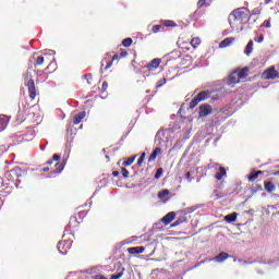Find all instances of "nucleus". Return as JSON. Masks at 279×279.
<instances>
[{
    "instance_id": "f257e3e1",
    "label": "nucleus",
    "mask_w": 279,
    "mask_h": 279,
    "mask_svg": "<svg viewBox=\"0 0 279 279\" xmlns=\"http://www.w3.org/2000/svg\"><path fill=\"white\" fill-rule=\"evenodd\" d=\"M250 21V10L245 7L233 10L229 15V23L231 27H239Z\"/></svg>"
},
{
    "instance_id": "f03ea898",
    "label": "nucleus",
    "mask_w": 279,
    "mask_h": 279,
    "mask_svg": "<svg viewBox=\"0 0 279 279\" xmlns=\"http://www.w3.org/2000/svg\"><path fill=\"white\" fill-rule=\"evenodd\" d=\"M24 84L28 88V96L34 101L38 95H40V92H38V88H36V83H34V78H32V73L26 72L24 76Z\"/></svg>"
},
{
    "instance_id": "7ed1b4c3",
    "label": "nucleus",
    "mask_w": 279,
    "mask_h": 279,
    "mask_svg": "<svg viewBox=\"0 0 279 279\" xmlns=\"http://www.w3.org/2000/svg\"><path fill=\"white\" fill-rule=\"evenodd\" d=\"M22 175L23 169L19 166L14 167L11 170L5 171L4 173V178H7L9 182H14V180H19V178H21Z\"/></svg>"
},
{
    "instance_id": "20e7f679",
    "label": "nucleus",
    "mask_w": 279,
    "mask_h": 279,
    "mask_svg": "<svg viewBox=\"0 0 279 279\" xmlns=\"http://www.w3.org/2000/svg\"><path fill=\"white\" fill-rule=\"evenodd\" d=\"M208 169H215L216 171H218L215 174L216 180L221 181L223 178H226V175H228V170H226L225 167H221V165L219 163H209L207 166Z\"/></svg>"
},
{
    "instance_id": "39448f33",
    "label": "nucleus",
    "mask_w": 279,
    "mask_h": 279,
    "mask_svg": "<svg viewBox=\"0 0 279 279\" xmlns=\"http://www.w3.org/2000/svg\"><path fill=\"white\" fill-rule=\"evenodd\" d=\"M208 97H210V92L204 90L198 93L190 102L191 110H193V108H195L199 104V101H206Z\"/></svg>"
},
{
    "instance_id": "423d86ee",
    "label": "nucleus",
    "mask_w": 279,
    "mask_h": 279,
    "mask_svg": "<svg viewBox=\"0 0 279 279\" xmlns=\"http://www.w3.org/2000/svg\"><path fill=\"white\" fill-rule=\"evenodd\" d=\"M279 73L275 66H270L262 73V80H276Z\"/></svg>"
},
{
    "instance_id": "0eeeda50",
    "label": "nucleus",
    "mask_w": 279,
    "mask_h": 279,
    "mask_svg": "<svg viewBox=\"0 0 279 279\" xmlns=\"http://www.w3.org/2000/svg\"><path fill=\"white\" fill-rule=\"evenodd\" d=\"M241 82V78L239 77V71H233L229 74L227 78L228 86H234Z\"/></svg>"
},
{
    "instance_id": "6e6552de",
    "label": "nucleus",
    "mask_w": 279,
    "mask_h": 279,
    "mask_svg": "<svg viewBox=\"0 0 279 279\" xmlns=\"http://www.w3.org/2000/svg\"><path fill=\"white\" fill-rule=\"evenodd\" d=\"M208 114H213V107L208 104L201 105L198 112L199 119H204V117H208Z\"/></svg>"
},
{
    "instance_id": "1a4fd4ad",
    "label": "nucleus",
    "mask_w": 279,
    "mask_h": 279,
    "mask_svg": "<svg viewBox=\"0 0 279 279\" xmlns=\"http://www.w3.org/2000/svg\"><path fill=\"white\" fill-rule=\"evenodd\" d=\"M160 59H153L148 64L144 66V69H147L149 73H153V71H156L158 66H160Z\"/></svg>"
},
{
    "instance_id": "9d476101",
    "label": "nucleus",
    "mask_w": 279,
    "mask_h": 279,
    "mask_svg": "<svg viewBox=\"0 0 279 279\" xmlns=\"http://www.w3.org/2000/svg\"><path fill=\"white\" fill-rule=\"evenodd\" d=\"M119 54H114L112 57V60H108V59H104L101 61V69H104V71H108V69H110V66H112V62H114V60H119Z\"/></svg>"
},
{
    "instance_id": "9b49d317",
    "label": "nucleus",
    "mask_w": 279,
    "mask_h": 279,
    "mask_svg": "<svg viewBox=\"0 0 279 279\" xmlns=\"http://www.w3.org/2000/svg\"><path fill=\"white\" fill-rule=\"evenodd\" d=\"M173 219H175V211H170L161 219V222L165 223V226H169Z\"/></svg>"
},
{
    "instance_id": "f8f14e48",
    "label": "nucleus",
    "mask_w": 279,
    "mask_h": 279,
    "mask_svg": "<svg viewBox=\"0 0 279 279\" xmlns=\"http://www.w3.org/2000/svg\"><path fill=\"white\" fill-rule=\"evenodd\" d=\"M84 119H86V111L75 114L73 118V125H80V122L84 121Z\"/></svg>"
},
{
    "instance_id": "ddd939ff",
    "label": "nucleus",
    "mask_w": 279,
    "mask_h": 279,
    "mask_svg": "<svg viewBox=\"0 0 279 279\" xmlns=\"http://www.w3.org/2000/svg\"><path fill=\"white\" fill-rule=\"evenodd\" d=\"M234 40H236V38H234V37H227V38H225L219 44L220 49H226V47H230V45H232V43H234Z\"/></svg>"
},
{
    "instance_id": "4468645a",
    "label": "nucleus",
    "mask_w": 279,
    "mask_h": 279,
    "mask_svg": "<svg viewBox=\"0 0 279 279\" xmlns=\"http://www.w3.org/2000/svg\"><path fill=\"white\" fill-rule=\"evenodd\" d=\"M126 252H129L130 254L134 255V254H143V252H145V246H133V247H129L126 250Z\"/></svg>"
},
{
    "instance_id": "2eb2a0df",
    "label": "nucleus",
    "mask_w": 279,
    "mask_h": 279,
    "mask_svg": "<svg viewBox=\"0 0 279 279\" xmlns=\"http://www.w3.org/2000/svg\"><path fill=\"white\" fill-rule=\"evenodd\" d=\"M265 172L262 171V170H257L255 172H252L248 177H247V180L250 182H256V180H258V175H264Z\"/></svg>"
},
{
    "instance_id": "dca6fc26",
    "label": "nucleus",
    "mask_w": 279,
    "mask_h": 279,
    "mask_svg": "<svg viewBox=\"0 0 279 279\" xmlns=\"http://www.w3.org/2000/svg\"><path fill=\"white\" fill-rule=\"evenodd\" d=\"M186 221H189V219L186 218V214H183L171 225V228L181 226V223H186Z\"/></svg>"
},
{
    "instance_id": "f3484780",
    "label": "nucleus",
    "mask_w": 279,
    "mask_h": 279,
    "mask_svg": "<svg viewBox=\"0 0 279 279\" xmlns=\"http://www.w3.org/2000/svg\"><path fill=\"white\" fill-rule=\"evenodd\" d=\"M160 154H162V148L160 147L155 148L148 158V162H154V160H156V158H158V155Z\"/></svg>"
},
{
    "instance_id": "a211bd4d",
    "label": "nucleus",
    "mask_w": 279,
    "mask_h": 279,
    "mask_svg": "<svg viewBox=\"0 0 279 279\" xmlns=\"http://www.w3.org/2000/svg\"><path fill=\"white\" fill-rule=\"evenodd\" d=\"M264 189L266 193H274V191H276V184H274L271 181H266L264 183Z\"/></svg>"
},
{
    "instance_id": "6ab92c4d",
    "label": "nucleus",
    "mask_w": 279,
    "mask_h": 279,
    "mask_svg": "<svg viewBox=\"0 0 279 279\" xmlns=\"http://www.w3.org/2000/svg\"><path fill=\"white\" fill-rule=\"evenodd\" d=\"M238 71V76L241 80H245V77H247V75H250V69L248 68H243L241 70H235Z\"/></svg>"
},
{
    "instance_id": "aec40b11",
    "label": "nucleus",
    "mask_w": 279,
    "mask_h": 279,
    "mask_svg": "<svg viewBox=\"0 0 279 279\" xmlns=\"http://www.w3.org/2000/svg\"><path fill=\"white\" fill-rule=\"evenodd\" d=\"M228 258H230V255L226 252H221L216 256L215 260L217 263H223V260H228Z\"/></svg>"
},
{
    "instance_id": "412c9836",
    "label": "nucleus",
    "mask_w": 279,
    "mask_h": 279,
    "mask_svg": "<svg viewBox=\"0 0 279 279\" xmlns=\"http://www.w3.org/2000/svg\"><path fill=\"white\" fill-rule=\"evenodd\" d=\"M236 217H239V214L236 213L229 214L225 216V221H227V223H234V221H236Z\"/></svg>"
},
{
    "instance_id": "4be33fe9",
    "label": "nucleus",
    "mask_w": 279,
    "mask_h": 279,
    "mask_svg": "<svg viewBox=\"0 0 279 279\" xmlns=\"http://www.w3.org/2000/svg\"><path fill=\"white\" fill-rule=\"evenodd\" d=\"M8 128V118L5 116H0V132H3Z\"/></svg>"
},
{
    "instance_id": "5701e85b",
    "label": "nucleus",
    "mask_w": 279,
    "mask_h": 279,
    "mask_svg": "<svg viewBox=\"0 0 279 279\" xmlns=\"http://www.w3.org/2000/svg\"><path fill=\"white\" fill-rule=\"evenodd\" d=\"M162 27H177L178 24L173 22L172 20H162L161 21Z\"/></svg>"
},
{
    "instance_id": "b1692460",
    "label": "nucleus",
    "mask_w": 279,
    "mask_h": 279,
    "mask_svg": "<svg viewBox=\"0 0 279 279\" xmlns=\"http://www.w3.org/2000/svg\"><path fill=\"white\" fill-rule=\"evenodd\" d=\"M253 49H254V41L250 40L245 47L244 53L246 56H250V53H252Z\"/></svg>"
},
{
    "instance_id": "393cba45",
    "label": "nucleus",
    "mask_w": 279,
    "mask_h": 279,
    "mask_svg": "<svg viewBox=\"0 0 279 279\" xmlns=\"http://www.w3.org/2000/svg\"><path fill=\"white\" fill-rule=\"evenodd\" d=\"M199 45H202V39H199V37H194V38H192V40H191V46H192L194 49H197V47H199Z\"/></svg>"
},
{
    "instance_id": "a878e982",
    "label": "nucleus",
    "mask_w": 279,
    "mask_h": 279,
    "mask_svg": "<svg viewBox=\"0 0 279 279\" xmlns=\"http://www.w3.org/2000/svg\"><path fill=\"white\" fill-rule=\"evenodd\" d=\"M76 227H77V218L76 217H71L70 222L68 225V228L70 230H73V228H76Z\"/></svg>"
},
{
    "instance_id": "bb28decb",
    "label": "nucleus",
    "mask_w": 279,
    "mask_h": 279,
    "mask_svg": "<svg viewBox=\"0 0 279 279\" xmlns=\"http://www.w3.org/2000/svg\"><path fill=\"white\" fill-rule=\"evenodd\" d=\"M134 160H136V155L129 157L125 161H123V167H130L134 163Z\"/></svg>"
},
{
    "instance_id": "cd10ccee",
    "label": "nucleus",
    "mask_w": 279,
    "mask_h": 279,
    "mask_svg": "<svg viewBox=\"0 0 279 279\" xmlns=\"http://www.w3.org/2000/svg\"><path fill=\"white\" fill-rule=\"evenodd\" d=\"M263 191V185L260 184H255L251 187V193H260Z\"/></svg>"
},
{
    "instance_id": "c85d7f7f",
    "label": "nucleus",
    "mask_w": 279,
    "mask_h": 279,
    "mask_svg": "<svg viewBox=\"0 0 279 279\" xmlns=\"http://www.w3.org/2000/svg\"><path fill=\"white\" fill-rule=\"evenodd\" d=\"M132 43H134V40H132L130 37L122 40L123 47H132Z\"/></svg>"
},
{
    "instance_id": "c756f323",
    "label": "nucleus",
    "mask_w": 279,
    "mask_h": 279,
    "mask_svg": "<svg viewBox=\"0 0 279 279\" xmlns=\"http://www.w3.org/2000/svg\"><path fill=\"white\" fill-rule=\"evenodd\" d=\"M38 80H43V82H47L49 80V76L45 74V71H38Z\"/></svg>"
},
{
    "instance_id": "7c9ffc66",
    "label": "nucleus",
    "mask_w": 279,
    "mask_h": 279,
    "mask_svg": "<svg viewBox=\"0 0 279 279\" xmlns=\"http://www.w3.org/2000/svg\"><path fill=\"white\" fill-rule=\"evenodd\" d=\"M260 12H263V7H257V8L252 10L251 15L258 16L260 14Z\"/></svg>"
},
{
    "instance_id": "2f4dec72",
    "label": "nucleus",
    "mask_w": 279,
    "mask_h": 279,
    "mask_svg": "<svg viewBox=\"0 0 279 279\" xmlns=\"http://www.w3.org/2000/svg\"><path fill=\"white\" fill-rule=\"evenodd\" d=\"M43 64H45V57H37L35 66H43Z\"/></svg>"
},
{
    "instance_id": "473e14b6",
    "label": "nucleus",
    "mask_w": 279,
    "mask_h": 279,
    "mask_svg": "<svg viewBox=\"0 0 279 279\" xmlns=\"http://www.w3.org/2000/svg\"><path fill=\"white\" fill-rule=\"evenodd\" d=\"M83 80H86L87 84H88L89 86H93V74H85V75L83 76Z\"/></svg>"
},
{
    "instance_id": "72a5a7b5",
    "label": "nucleus",
    "mask_w": 279,
    "mask_h": 279,
    "mask_svg": "<svg viewBox=\"0 0 279 279\" xmlns=\"http://www.w3.org/2000/svg\"><path fill=\"white\" fill-rule=\"evenodd\" d=\"M162 173H165V170L162 168H158L155 173V180H159V178H162Z\"/></svg>"
},
{
    "instance_id": "f704fd0d",
    "label": "nucleus",
    "mask_w": 279,
    "mask_h": 279,
    "mask_svg": "<svg viewBox=\"0 0 279 279\" xmlns=\"http://www.w3.org/2000/svg\"><path fill=\"white\" fill-rule=\"evenodd\" d=\"M145 153H142L138 160H137V167H143V162L145 161Z\"/></svg>"
},
{
    "instance_id": "c9c22d12",
    "label": "nucleus",
    "mask_w": 279,
    "mask_h": 279,
    "mask_svg": "<svg viewBox=\"0 0 279 279\" xmlns=\"http://www.w3.org/2000/svg\"><path fill=\"white\" fill-rule=\"evenodd\" d=\"M162 29V24H157V25H154L153 28H151V32L153 34H158V32H160Z\"/></svg>"
},
{
    "instance_id": "e433bc0d",
    "label": "nucleus",
    "mask_w": 279,
    "mask_h": 279,
    "mask_svg": "<svg viewBox=\"0 0 279 279\" xmlns=\"http://www.w3.org/2000/svg\"><path fill=\"white\" fill-rule=\"evenodd\" d=\"M167 84V78H161L157 82L156 88H162Z\"/></svg>"
},
{
    "instance_id": "4c0bfd02",
    "label": "nucleus",
    "mask_w": 279,
    "mask_h": 279,
    "mask_svg": "<svg viewBox=\"0 0 279 279\" xmlns=\"http://www.w3.org/2000/svg\"><path fill=\"white\" fill-rule=\"evenodd\" d=\"M56 171L57 173H62V171H64V162H61V163H56Z\"/></svg>"
},
{
    "instance_id": "58836bf2",
    "label": "nucleus",
    "mask_w": 279,
    "mask_h": 279,
    "mask_svg": "<svg viewBox=\"0 0 279 279\" xmlns=\"http://www.w3.org/2000/svg\"><path fill=\"white\" fill-rule=\"evenodd\" d=\"M167 195H169V190H163L158 193L159 199H163L165 197H167Z\"/></svg>"
},
{
    "instance_id": "ea45409f",
    "label": "nucleus",
    "mask_w": 279,
    "mask_h": 279,
    "mask_svg": "<svg viewBox=\"0 0 279 279\" xmlns=\"http://www.w3.org/2000/svg\"><path fill=\"white\" fill-rule=\"evenodd\" d=\"M58 160H60V157H59L58 154H54V155L52 156V160L47 161V165H53V161H54V162H58Z\"/></svg>"
},
{
    "instance_id": "a19ab883",
    "label": "nucleus",
    "mask_w": 279,
    "mask_h": 279,
    "mask_svg": "<svg viewBox=\"0 0 279 279\" xmlns=\"http://www.w3.org/2000/svg\"><path fill=\"white\" fill-rule=\"evenodd\" d=\"M121 173L123 178H130V171H128V169L121 168Z\"/></svg>"
},
{
    "instance_id": "79ce46f5",
    "label": "nucleus",
    "mask_w": 279,
    "mask_h": 279,
    "mask_svg": "<svg viewBox=\"0 0 279 279\" xmlns=\"http://www.w3.org/2000/svg\"><path fill=\"white\" fill-rule=\"evenodd\" d=\"M206 1L207 0H198L197 8H206V5H208V4H206Z\"/></svg>"
},
{
    "instance_id": "37998d69",
    "label": "nucleus",
    "mask_w": 279,
    "mask_h": 279,
    "mask_svg": "<svg viewBox=\"0 0 279 279\" xmlns=\"http://www.w3.org/2000/svg\"><path fill=\"white\" fill-rule=\"evenodd\" d=\"M108 90V83L105 81L101 86V92L106 93Z\"/></svg>"
},
{
    "instance_id": "c03bdc74",
    "label": "nucleus",
    "mask_w": 279,
    "mask_h": 279,
    "mask_svg": "<svg viewBox=\"0 0 279 279\" xmlns=\"http://www.w3.org/2000/svg\"><path fill=\"white\" fill-rule=\"evenodd\" d=\"M126 56H128V51L122 50V51L120 52V56H118V58H120V60H121L122 58H125Z\"/></svg>"
},
{
    "instance_id": "a18cd8bd",
    "label": "nucleus",
    "mask_w": 279,
    "mask_h": 279,
    "mask_svg": "<svg viewBox=\"0 0 279 279\" xmlns=\"http://www.w3.org/2000/svg\"><path fill=\"white\" fill-rule=\"evenodd\" d=\"M62 245H64V243L63 242H59V252L61 253V254H64L66 251H62Z\"/></svg>"
},
{
    "instance_id": "49530a36",
    "label": "nucleus",
    "mask_w": 279,
    "mask_h": 279,
    "mask_svg": "<svg viewBox=\"0 0 279 279\" xmlns=\"http://www.w3.org/2000/svg\"><path fill=\"white\" fill-rule=\"evenodd\" d=\"M255 40H256V43H263V40H265V37L263 35H260L258 37V39H255Z\"/></svg>"
},
{
    "instance_id": "de8ad7c7",
    "label": "nucleus",
    "mask_w": 279,
    "mask_h": 279,
    "mask_svg": "<svg viewBox=\"0 0 279 279\" xmlns=\"http://www.w3.org/2000/svg\"><path fill=\"white\" fill-rule=\"evenodd\" d=\"M270 3H274V0H264V5H269Z\"/></svg>"
},
{
    "instance_id": "09e8293b",
    "label": "nucleus",
    "mask_w": 279,
    "mask_h": 279,
    "mask_svg": "<svg viewBox=\"0 0 279 279\" xmlns=\"http://www.w3.org/2000/svg\"><path fill=\"white\" fill-rule=\"evenodd\" d=\"M112 175H113V178H119V171H113Z\"/></svg>"
},
{
    "instance_id": "8fccbe9b",
    "label": "nucleus",
    "mask_w": 279,
    "mask_h": 279,
    "mask_svg": "<svg viewBox=\"0 0 279 279\" xmlns=\"http://www.w3.org/2000/svg\"><path fill=\"white\" fill-rule=\"evenodd\" d=\"M265 23H266V27H267V28L271 27V22L266 21Z\"/></svg>"
},
{
    "instance_id": "3c124183",
    "label": "nucleus",
    "mask_w": 279,
    "mask_h": 279,
    "mask_svg": "<svg viewBox=\"0 0 279 279\" xmlns=\"http://www.w3.org/2000/svg\"><path fill=\"white\" fill-rule=\"evenodd\" d=\"M43 171H44V173H47V171H49V167H45V168L43 169Z\"/></svg>"
},
{
    "instance_id": "603ef678",
    "label": "nucleus",
    "mask_w": 279,
    "mask_h": 279,
    "mask_svg": "<svg viewBox=\"0 0 279 279\" xmlns=\"http://www.w3.org/2000/svg\"><path fill=\"white\" fill-rule=\"evenodd\" d=\"M3 186V179L0 180V189Z\"/></svg>"
},
{
    "instance_id": "864d4df0",
    "label": "nucleus",
    "mask_w": 279,
    "mask_h": 279,
    "mask_svg": "<svg viewBox=\"0 0 279 279\" xmlns=\"http://www.w3.org/2000/svg\"><path fill=\"white\" fill-rule=\"evenodd\" d=\"M185 177L189 179L191 178V172H186Z\"/></svg>"
},
{
    "instance_id": "5fc2aeb1",
    "label": "nucleus",
    "mask_w": 279,
    "mask_h": 279,
    "mask_svg": "<svg viewBox=\"0 0 279 279\" xmlns=\"http://www.w3.org/2000/svg\"><path fill=\"white\" fill-rule=\"evenodd\" d=\"M274 175H279V171L275 172Z\"/></svg>"
}]
</instances>
